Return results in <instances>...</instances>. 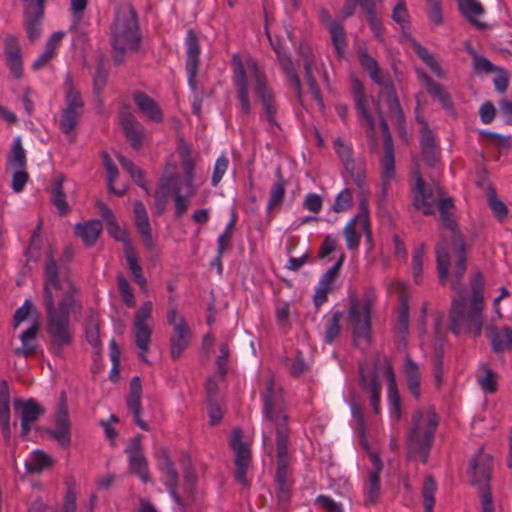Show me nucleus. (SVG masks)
Wrapping results in <instances>:
<instances>
[{"mask_svg":"<svg viewBox=\"0 0 512 512\" xmlns=\"http://www.w3.org/2000/svg\"><path fill=\"white\" fill-rule=\"evenodd\" d=\"M264 417L275 424L277 468L275 482L277 484V499L279 503H286L290 498L293 480L288 478L290 456L288 454V441L290 429L288 415L283 410L282 390H274V381L266 382V393L263 396Z\"/></svg>","mask_w":512,"mask_h":512,"instance_id":"f257e3e1","label":"nucleus"},{"mask_svg":"<svg viewBox=\"0 0 512 512\" xmlns=\"http://www.w3.org/2000/svg\"><path fill=\"white\" fill-rule=\"evenodd\" d=\"M80 295V287L73 279L61 280L60 269L57 266L52 249L46 252L45 266L43 270V305L48 313L50 301L54 312L59 317L70 318L71 314L80 313L83 304Z\"/></svg>","mask_w":512,"mask_h":512,"instance_id":"f03ea898","label":"nucleus"},{"mask_svg":"<svg viewBox=\"0 0 512 512\" xmlns=\"http://www.w3.org/2000/svg\"><path fill=\"white\" fill-rule=\"evenodd\" d=\"M436 270L440 285L450 283V288L462 295V283L468 267V247L463 235L457 234L448 241L443 235L435 248Z\"/></svg>","mask_w":512,"mask_h":512,"instance_id":"7ed1b4c3","label":"nucleus"},{"mask_svg":"<svg viewBox=\"0 0 512 512\" xmlns=\"http://www.w3.org/2000/svg\"><path fill=\"white\" fill-rule=\"evenodd\" d=\"M484 284L482 272L476 271L470 280L472 297L469 310H467L465 298L461 297L453 300L449 313L450 330L456 336L460 335L462 332H473L475 337L481 335L483 327Z\"/></svg>","mask_w":512,"mask_h":512,"instance_id":"20e7f679","label":"nucleus"},{"mask_svg":"<svg viewBox=\"0 0 512 512\" xmlns=\"http://www.w3.org/2000/svg\"><path fill=\"white\" fill-rule=\"evenodd\" d=\"M141 40L138 14L134 6L131 3L119 6L111 25L113 62L116 65L122 64L127 51L137 52L140 49Z\"/></svg>","mask_w":512,"mask_h":512,"instance_id":"39448f33","label":"nucleus"},{"mask_svg":"<svg viewBox=\"0 0 512 512\" xmlns=\"http://www.w3.org/2000/svg\"><path fill=\"white\" fill-rule=\"evenodd\" d=\"M439 416L433 407L417 409L411 417V425L406 432L407 457L419 458L426 464L435 440Z\"/></svg>","mask_w":512,"mask_h":512,"instance_id":"423d86ee","label":"nucleus"},{"mask_svg":"<svg viewBox=\"0 0 512 512\" xmlns=\"http://www.w3.org/2000/svg\"><path fill=\"white\" fill-rule=\"evenodd\" d=\"M374 303L375 295L372 291L365 293L363 302L355 294L349 295L347 319L355 346H358L361 341H365L367 345L371 342Z\"/></svg>","mask_w":512,"mask_h":512,"instance_id":"0eeeda50","label":"nucleus"},{"mask_svg":"<svg viewBox=\"0 0 512 512\" xmlns=\"http://www.w3.org/2000/svg\"><path fill=\"white\" fill-rule=\"evenodd\" d=\"M492 469L493 457L489 454L479 452L470 460L468 468L470 483L479 488L482 512H495L490 487Z\"/></svg>","mask_w":512,"mask_h":512,"instance_id":"6e6552de","label":"nucleus"},{"mask_svg":"<svg viewBox=\"0 0 512 512\" xmlns=\"http://www.w3.org/2000/svg\"><path fill=\"white\" fill-rule=\"evenodd\" d=\"M46 332L49 338V350L58 358L64 357V348L73 344L70 318L59 317L54 312L52 301L46 313Z\"/></svg>","mask_w":512,"mask_h":512,"instance_id":"1a4fd4ad","label":"nucleus"},{"mask_svg":"<svg viewBox=\"0 0 512 512\" xmlns=\"http://www.w3.org/2000/svg\"><path fill=\"white\" fill-rule=\"evenodd\" d=\"M37 430L47 434L63 448H68L71 445V421L65 391H62L59 397L58 408L55 414V428L37 427Z\"/></svg>","mask_w":512,"mask_h":512,"instance_id":"9d476101","label":"nucleus"},{"mask_svg":"<svg viewBox=\"0 0 512 512\" xmlns=\"http://www.w3.org/2000/svg\"><path fill=\"white\" fill-rule=\"evenodd\" d=\"M248 67L252 71L255 80L254 91L263 105L267 121L272 125L278 126L279 124L276 120L277 110L274 105L275 98L272 90L267 86L265 73L259 68L255 60H249Z\"/></svg>","mask_w":512,"mask_h":512,"instance_id":"9b49d317","label":"nucleus"},{"mask_svg":"<svg viewBox=\"0 0 512 512\" xmlns=\"http://www.w3.org/2000/svg\"><path fill=\"white\" fill-rule=\"evenodd\" d=\"M359 62L361 67L369 75L370 79L382 88L380 95H382L385 100L397 94L391 76L380 69L377 60L370 56L366 50L359 52Z\"/></svg>","mask_w":512,"mask_h":512,"instance_id":"f8f14e48","label":"nucleus"},{"mask_svg":"<svg viewBox=\"0 0 512 512\" xmlns=\"http://www.w3.org/2000/svg\"><path fill=\"white\" fill-rule=\"evenodd\" d=\"M416 178L415 187L413 188V202L412 206L415 210H421L426 216L435 213V203L433 189L428 186L420 174L419 170L414 171Z\"/></svg>","mask_w":512,"mask_h":512,"instance_id":"ddd939ff","label":"nucleus"},{"mask_svg":"<svg viewBox=\"0 0 512 512\" xmlns=\"http://www.w3.org/2000/svg\"><path fill=\"white\" fill-rule=\"evenodd\" d=\"M232 65L233 82L236 87L237 98L240 102V108L244 115L249 116L251 113V104L248 94L247 74L240 55H233Z\"/></svg>","mask_w":512,"mask_h":512,"instance_id":"4468645a","label":"nucleus"},{"mask_svg":"<svg viewBox=\"0 0 512 512\" xmlns=\"http://www.w3.org/2000/svg\"><path fill=\"white\" fill-rule=\"evenodd\" d=\"M3 53L10 73L15 79H21L23 77V57L19 38L16 35L9 34L4 38Z\"/></svg>","mask_w":512,"mask_h":512,"instance_id":"2eb2a0df","label":"nucleus"},{"mask_svg":"<svg viewBox=\"0 0 512 512\" xmlns=\"http://www.w3.org/2000/svg\"><path fill=\"white\" fill-rule=\"evenodd\" d=\"M119 118L126 140L135 150L141 149L145 136L143 125L127 109L120 112Z\"/></svg>","mask_w":512,"mask_h":512,"instance_id":"dca6fc26","label":"nucleus"},{"mask_svg":"<svg viewBox=\"0 0 512 512\" xmlns=\"http://www.w3.org/2000/svg\"><path fill=\"white\" fill-rule=\"evenodd\" d=\"M142 383L139 376H134L129 385V393L127 397V408L132 413L136 425L144 431H150V427L146 421L141 418L142 413Z\"/></svg>","mask_w":512,"mask_h":512,"instance_id":"f3484780","label":"nucleus"},{"mask_svg":"<svg viewBox=\"0 0 512 512\" xmlns=\"http://www.w3.org/2000/svg\"><path fill=\"white\" fill-rule=\"evenodd\" d=\"M380 358L379 355L376 356L375 368L372 373V377L370 382L368 381V377L364 372L363 367H360L359 370V383L362 389L370 391V402L373 409V412L378 415L380 413V391L381 384L379 382L378 375V364Z\"/></svg>","mask_w":512,"mask_h":512,"instance_id":"a211bd4d","label":"nucleus"},{"mask_svg":"<svg viewBox=\"0 0 512 512\" xmlns=\"http://www.w3.org/2000/svg\"><path fill=\"white\" fill-rule=\"evenodd\" d=\"M100 315L98 311L92 307L88 308L85 319V337L89 344L95 348V356L101 357L102 343L100 339Z\"/></svg>","mask_w":512,"mask_h":512,"instance_id":"6ab92c4d","label":"nucleus"},{"mask_svg":"<svg viewBox=\"0 0 512 512\" xmlns=\"http://www.w3.org/2000/svg\"><path fill=\"white\" fill-rule=\"evenodd\" d=\"M133 212L135 226L139 232L141 240L143 241V245L148 250L153 249L154 241L152 238V230L144 204L141 201H135Z\"/></svg>","mask_w":512,"mask_h":512,"instance_id":"aec40b11","label":"nucleus"},{"mask_svg":"<svg viewBox=\"0 0 512 512\" xmlns=\"http://www.w3.org/2000/svg\"><path fill=\"white\" fill-rule=\"evenodd\" d=\"M192 332L187 322H181L175 329L170 337V355L171 358L178 360L183 352L190 345Z\"/></svg>","mask_w":512,"mask_h":512,"instance_id":"412c9836","label":"nucleus"},{"mask_svg":"<svg viewBox=\"0 0 512 512\" xmlns=\"http://www.w3.org/2000/svg\"><path fill=\"white\" fill-rule=\"evenodd\" d=\"M13 409L19 415L20 420L31 423L36 422L46 412L45 408L33 398H15L13 400Z\"/></svg>","mask_w":512,"mask_h":512,"instance_id":"4be33fe9","label":"nucleus"},{"mask_svg":"<svg viewBox=\"0 0 512 512\" xmlns=\"http://www.w3.org/2000/svg\"><path fill=\"white\" fill-rule=\"evenodd\" d=\"M0 428L5 443L8 445L11 439L10 428V389L6 380L0 381Z\"/></svg>","mask_w":512,"mask_h":512,"instance_id":"5701e85b","label":"nucleus"},{"mask_svg":"<svg viewBox=\"0 0 512 512\" xmlns=\"http://www.w3.org/2000/svg\"><path fill=\"white\" fill-rule=\"evenodd\" d=\"M132 98L139 110L146 115L149 120L160 123L163 121V112L156 101L146 93L136 90Z\"/></svg>","mask_w":512,"mask_h":512,"instance_id":"b1692460","label":"nucleus"},{"mask_svg":"<svg viewBox=\"0 0 512 512\" xmlns=\"http://www.w3.org/2000/svg\"><path fill=\"white\" fill-rule=\"evenodd\" d=\"M44 10L29 5L24 11V26L30 43L36 42L41 36Z\"/></svg>","mask_w":512,"mask_h":512,"instance_id":"393cba45","label":"nucleus"},{"mask_svg":"<svg viewBox=\"0 0 512 512\" xmlns=\"http://www.w3.org/2000/svg\"><path fill=\"white\" fill-rule=\"evenodd\" d=\"M40 329V324L35 321L30 327L20 334L21 347L13 350V354L17 357L29 358L34 356L38 351V344L35 342Z\"/></svg>","mask_w":512,"mask_h":512,"instance_id":"a878e982","label":"nucleus"},{"mask_svg":"<svg viewBox=\"0 0 512 512\" xmlns=\"http://www.w3.org/2000/svg\"><path fill=\"white\" fill-rule=\"evenodd\" d=\"M65 180V175L59 173L52 181L50 189V201L57 209L60 217L66 216L70 211V205L67 202L66 193L64 192Z\"/></svg>","mask_w":512,"mask_h":512,"instance_id":"bb28decb","label":"nucleus"},{"mask_svg":"<svg viewBox=\"0 0 512 512\" xmlns=\"http://www.w3.org/2000/svg\"><path fill=\"white\" fill-rule=\"evenodd\" d=\"M351 84L356 108L359 111L360 115L363 117V119L367 122L370 129L373 131L375 123L368 108L365 88L361 81L356 77L352 78Z\"/></svg>","mask_w":512,"mask_h":512,"instance_id":"cd10ccee","label":"nucleus"},{"mask_svg":"<svg viewBox=\"0 0 512 512\" xmlns=\"http://www.w3.org/2000/svg\"><path fill=\"white\" fill-rule=\"evenodd\" d=\"M371 462L373 470L369 473L367 483V501L370 504H375L380 495V473L383 469V462L377 454L371 455Z\"/></svg>","mask_w":512,"mask_h":512,"instance_id":"c85d7f7f","label":"nucleus"},{"mask_svg":"<svg viewBox=\"0 0 512 512\" xmlns=\"http://www.w3.org/2000/svg\"><path fill=\"white\" fill-rule=\"evenodd\" d=\"M103 226L100 220H89L75 225V235L80 237L86 247H92L97 242Z\"/></svg>","mask_w":512,"mask_h":512,"instance_id":"c756f323","label":"nucleus"},{"mask_svg":"<svg viewBox=\"0 0 512 512\" xmlns=\"http://www.w3.org/2000/svg\"><path fill=\"white\" fill-rule=\"evenodd\" d=\"M426 135L420 138L421 156L425 163L431 168H435L440 160V148L436 144L433 132L426 131Z\"/></svg>","mask_w":512,"mask_h":512,"instance_id":"7c9ffc66","label":"nucleus"},{"mask_svg":"<svg viewBox=\"0 0 512 512\" xmlns=\"http://www.w3.org/2000/svg\"><path fill=\"white\" fill-rule=\"evenodd\" d=\"M488 337L493 352L512 351V327L505 326L502 329L491 327Z\"/></svg>","mask_w":512,"mask_h":512,"instance_id":"2f4dec72","label":"nucleus"},{"mask_svg":"<svg viewBox=\"0 0 512 512\" xmlns=\"http://www.w3.org/2000/svg\"><path fill=\"white\" fill-rule=\"evenodd\" d=\"M395 177V158L393 143L387 141L382 159V196L385 199L390 181Z\"/></svg>","mask_w":512,"mask_h":512,"instance_id":"473e14b6","label":"nucleus"},{"mask_svg":"<svg viewBox=\"0 0 512 512\" xmlns=\"http://www.w3.org/2000/svg\"><path fill=\"white\" fill-rule=\"evenodd\" d=\"M404 373L409 391L416 400L420 399L421 375L418 365L412 360L410 355L404 358Z\"/></svg>","mask_w":512,"mask_h":512,"instance_id":"72a5a7b5","label":"nucleus"},{"mask_svg":"<svg viewBox=\"0 0 512 512\" xmlns=\"http://www.w3.org/2000/svg\"><path fill=\"white\" fill-rule=\"evenodd\" d=\"M179 154L181 158V165L186 177L188 196H194L196 194V187L194 184L195 161L192 157L190 148L186 145L180 147Z\"/></svg>","mask_w":512,"mask_h":512,"instance_id":"f704fd0d","label":"nucleus"},{"mask_svg":"<svg viewBox=\"0 0 512 512\" xmlns=\"http://www.w3.org/2000/svg\"><path fill=\"white\" fill-rule=\"evenodd\" d=\"M458 8L462 15L476 28L485 29L487 24L475 19L476 16L484 14V7L476 0H457Z\"/></svg>","mask_w":512,"mask_h":512,"instance_id":"c9c22d12","label":"nucleus"},{"mask_svg":"<svg viewBox=\"0 0 512 512\" xmlns=\"http://www.w3.org/2000/svg\"><path fill=\"white\" fill-rule=\"evenodd\" d=\"M173 179L174 176L162 177L159 180L157 188L154 192V210L155 214L158 216L163 215L166 210L169 200L170 186L172 184Z\"/></svg>","mask_w":512,"mask_h":512,"instance_id":"e433bc0d","label":"nucleus"},{"mask_svg":"<svg viewBox=\"0 0 512 512\" xmlns=\"http://www.w3.org/2000/svg\"><path fill=\"white\" fill-rule=\"evenodd\" d=\"M241 438V428H234L232 431L230 445L235 452V464L249 466L251 463V451L247 445L241 441Z\"/></svg>","mask_w":512,"mask_h":512,"instance_id":"4c0bfd02","label":"nucleus"},{"mask_svg":"<svg viewBox=\"0 0 512 512\" xmlns=\"http://www.w3.org/2000/svg\"><path fill=\"white\" fill-rule=\"evenodd\" d=\"M124 256L135 283L138 284L141 289H145L147 280L143 275V269L139 263L135 248L129 247L128 249H124Z\"/></svg>","mask_w":512,"mask_h":512,"instance_id":"58836bf2","label":"nucleus"},{"mask_svg":"<svg viewBox=\"0 0 512 512\" xmlns=\"http://www.w3.org/2000/svg\"><path fill=\"white\" fill-rule=\"evenodd\" d=\"M108 81V70L105 67L103 59H99L93 77V94L95 101L99 106H102V92Z\"/></svg>","mask_w":512,"mask_h":512,"instance_id":"ea45409f","label":"nucleus"},{"mask_svg":"<svg viewBox=\"0 0 512 512\" xmlns=\"http://www.w3.org/2000/svg\"><path fill=\"white\" fill-rule=\"evenodd\" d=\"M383 0H363L361 2V8L367 15V21L374 35L382 40L381 35L383 32V26L381 21L376 16V6L381 4Z\"/></svg>","mask_w":512,"mask_h":512,"instance_id":"a19ab883","label":"nucleus"},{"mask_svg":"<svg viewBox=\"0 0 512 512\" xmlns=\"http://www.w3.org/2000/svg\"><path fill=\"white\" fill-rule=\"evenodd\" d=\"M7 165L15 170L26 169V152L19 137L13 141L11 149L7 154Z\"/></svg>","mask_w":512,"mask_h":512,"instance_id":"79ce46f5","label":"nucleus"},{"mask_svg":"<svg viewBox=\"0 0 512 512\" xmlns=\"http://www.w3.org/2000/svg\"><path fill=\"white\" fill-rule=\"evenodd\" d=\"M117 159L122 169L130 175L134 183L149 193L145 180L146 173L144 170H142L140 167L134 164L132 160L123 155H118Z\"/></svg>","mask_w":512,"mask_h":512,"instance_id":"37998d69","label":"nucleus"},{"mask_svg":"<svg viewBox=\"0 0 512 512\" xmlns=\"http://www.w3.org/2000/svg\"><path fill=\"white\" fill-rule=\"evenodd\" d=\"M412 47L415 54L430 68V70L438 77L443 78L445 73L437 62L433 54H431L427 48L421 45L419 42L413 40Z\"/></svg>","mask_w":512,"mask_h":512,"instance_id":"c03bdc74","label":"nucleus"},{"mask_svg":"<svg viewBox=\"0 0 512 512\" xmlns=\"http://www.w3.org/2000/svg\"><path fill=\"white\" fill-rule=\"evenodd\" d=\"M328 31L331 35V40L338 57L343 58L347 44L346 33L343 25L340 22H329Z\"/></svg>","mask_w":512,"mask_h":512,"instance_id":"a18cd8bd","label":"nucleus"},{"mask_svg":"<svg viewBox=\"0 0 512 512\" xmlns=\"http://www.w3.org/2000/svg\"><path fill=\"white\" fill-rule=\"evenodd\" d=\"M53 459L43 450H36L32 454V459L25 464L28 473H40L46 468H50Z\"/></svg>","mask_w":512,"mask_h":512,"instance_id":"49530a36","label":"nucleus"},{"mask_svg":"<svg viewBox=\"0 0 512 512\" xmlns=\"http://www.w3.org/2000/svg\"><path fill=\"white\" fill-rule=\"evenodd\" d=\"M437 490V484L432 475H427L424 479L422 488L423 507L424 512H433L435 505V492Z\"/></svg>","mask_w":512,"mask_h":512,"instance_id":"de8ad7c7","label":"nucleus"},{"mask_svg":"<svg viewBox=\"0 0 512 512\" xmlns=\"http://www.w3.org/2000/svg\"><path fill=\"white\" fill-rule=\"evenodd\" d=\"M129 467L132 473L137 475L144 483L150 481L148 462L143 454H131Z\"/></svg>","mask_w":512,"mask_h":512,"instance_id":"09e8293b","label":"nucleus"},{"mask_svg":"<svg viewBox=\"0 0 512 512\" xmlns=\"http://www.w3.org/2000/svg\"><path fill=\"white\" fill-rule=\"evenodd\" d=\"M187 61L186 66H199L200 64V46L198 38L193 29L187 33Z\"/></svg>","mask_w":512,"mask_h":512,"instance_id":"8fccbe9b","label":"nucleus"},{"mask_svg":"<svg viewBox=\"0 0 512 512\" xmlns=\"http://www.w3.org/2000/svg\"><path fill=\"white\" fill-rule=\"evenodd\" d=\"M66 84L68 85V91L66 94V108L73 111H80L83 113L84 102L81 93L73 88L72 78L67 75Z\"/></svg>","mask_w":512,"mask_h":512,"instance_id":"3c124183","label":"nucleus"},{"mask_svg":"<svg viewBox=\"0 0 512 512\" xmlns=\"http://www.w3.org/2000/svg\"><path fill=\"white\" fill-rule=\"evenodd\" d=\"M487 201L489 208L492 210L496 218L499 220L506 218L508 209L506 205L498 199L496 190L492 185L487 189Z\"/></svg>","mask_w":512,"mask_h":512,"instance_id":"603ef678","label":"nucleus"},{"mask_svg":"<svg viewBox=\"0 0 512 512\" xmlns=\"http://www.w3.org/2000/svg\"><path fill=\"white\" fill-rule=\"evenodd\" d=\"M81 115L82 113L80 111L64 109L59 122L61 132L64 134H70L78 125Z\"/></svg>","mask_w":512,"mask_h":512,"instance_id":"864d4df0","label":"nucleus"},{"mask_svg":"<svg viewBox=\"0 0 512 512\" xmlns=\"http://www.w3.org/2000/svg\"><path fill=\"white\" fill-rule=\"evenodd\" d=\"M344 313L342 311H335L332 317L327 321L325 327V342L332 343L340 333V321L343 318Z\"/></svg>","mask_w":512,"mask_h":512,"instance_id":"5fc2aeb1","label":"nucleus"},{"mask_svg":"<svg viewBox=\"0 0 512 512\" xmlns=\"http://www.w3.org/2000/svg\"><path fill=\"white\" fill-rule=\"evenodd\" d=\"M74 256L75 252L72 245H66L60 257L59 264L57 263L60 269L61 280H66V278L72 279L70 263L73 261Z\"/></svg>","mask_w":512,"mask_h":512,"instance_id":"6e6d98bb","label":"nucleus"},{"mask_svg":"<svg viewBox=\"0 0 512 512\" xmlns=\"http://www.w3.org/2000/svg\"><path fill=\"white\" fill-rule=\"evenodd\" d=\"M134 328L136 346L144 353H148L152 329L148 325H134Z\"/></svg>","mask_w":512,"mask_h":512,"instance_id":"4d7b16f0","label":"nucleus"},{"mask_svg":"<svg viewBox=\"0 0 512 512\" xmlns=\"http://www.w3.org/2000/svg\"><path fill=\"white\" fill-rule=\"evenodd\" d=\"M485 373L484 376L478 378V383L481 388L488 393H495L498 388L497 379L498 375L488 365L484 364L481 367Z\"/></svg>","mask_w":512,"mask_h":512,"instance_id":"13d9d810","label":"nucleus"},{"mask_svg":"<svg viewBox=\"0 0 512 512\" xmlns=\"http://www.w3.org/2000/svg\"><path fill=\"white\" fill-rule=\"evenodd\" d=\"M427 93L433 99L437 100L445 110L450 111L453 109V102L451 100L450 94L442 87L441 84H433Z\"/></svg>","mask_w":512,"mask_h":512,"instance_id":"bf43d9fd","label":"nucleus"},{"mask_svg":"<svg viewBox=\"0 0 512 512\" xmlns=\"http://www.w3.org/2000/svg\"><path fill=\"white\" fill-rule=\"evenodd\" d=\"M346 172L350 175L353 182L363 188L365 185V168L363 163H357L355 160L347 162L345 165Z\"/></svg>","mask_w":512,"mask_h":512,"instance_id":"052dcab7","label":"nucleus"},{"mask_svg":"<svg viewBox=\"0 0 512 512\" xmlns=\"http://www.w3.org/2000/svg\"><path fill=\"white\" fill-rule=\"evenodd\" d=\"M286 182H276L270 190V198L267 205V210L272 211L281 207L285 196Z\"/></svg>","mask_w":512,"mask_h":512,"instance_id":"680f3d73","label":"nucleus"},{"mask_svg":"<svg viewBox=\"0 0 512 512\" xmlns=\"http://www.w3.org/2000/svg\"><path fill=\"white\" fill-rule=\"evenodd\" d=\"M425 255V244L421 243L413 253L412 257V273L416 284L421 283L423 271V260Z\"/></svg>","mask_w":512,"mask_h":512,"instance_id":"e2e57ef3","label":"nucleus"},{"mask_svg":"<svg viewBox=\"0 0 512 512\" xmlns=\"http://www.w3.org/2000/svg\"><path fill=\"white\" fill-rule=\"evenodd\" d=\"M117 286L118 291L122 297V301L125 303V305L129 308L134 307L136 303L134 299L133 290L128 280L122 274H119L117 276Z\"/></svg>","mask_w":512,"mask_h":512,"instance_id":"0e129e2a","label":"nucleus"},{"mask_svg":"<svg viewBox=\"0 0 512 512\" xmlns=\"http://www.w3.org/2000/svg\"><path fill=\"white\" fill-rule=\"evenodd\" d=\"M173 196H174V202H175V211H174V217L176 219L181 218L188 210L190 205V200L188 196V193L186 195H182L180 192L179 187H175L173 189Z\"/></svg>","mask_w":512,"mask_h":512,"instance_id":"69168bd1","label":"nucleus"},{"mask_svg":"<svg viewBox=\"0 0 512 512\" xmlns=\"http://www.w3.org/2000/svg\"><path fill=\"white\" fill-rule=\"evenodd\" d=\"M352 200V190L345 188L336 196L332 210L336 213L346 211L352 206Z\"/></svg>","mask_w":512,"mask_h":512,"instance_id":"338daca9","label":"nucleus"},{"mask_svg":"<svg viewBox=\"0 0 512 512\" xmlns=\"http://www.w3.org/2000/svg\"><path fill=\"white\" fill-rule=\"evenodd\" d=\"M107 232L112 238L123 244V250L133 247L129 239L128 232L125 229H122L118 225L117 221L107 226Z\"/></svg>","mask_w":512,"mask_h":512,"instance_id":"774afa93","label":"nucleus"}]
</instances>
